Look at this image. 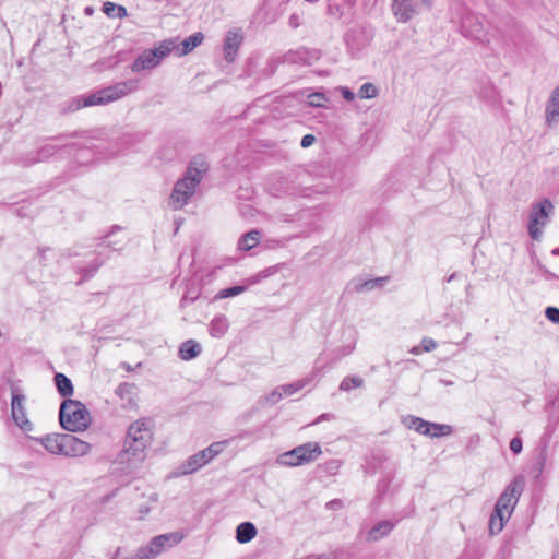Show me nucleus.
<instances>
[{
    "instance_id": "f257e3e1",
    "label": "nucleus",
    "mask_w": 559,
    "mask_h": 559,
    "mask_svg": "<svg viewBox=\"0 0 559 559\" xmlns=\"http://www.w3.org/2000/svg\"><path fill=\"white\" fill-rule=\"evenodd\" d=\"M153 421L141 418L128 428L123 449L116 457V463L126 467H134L145 459V450L152 440Z\"/></svg>"
},
{
    "instance_id": "f03ea898",
    "label": "nucleus",
    "mask_w": 559,
    "mask_h": 559,
    "mask_svg": "<svg viewBox=\"0 0 559 559\" xmlns=\"http://www.w3.org/2000/svg\"><path fill=\"white\" fill-rule=\"evenodd\" d=\"M138 88V82L133 80L119 82L112 86L102 88L93 94L74 98L70 108L79 110L83 107L100 106L115 102Z\"/></svg>"
},
{
    "instance_id": "7ed1b4c3",
    "label": "nucleus",
    "mask_w": 559,
    "mask_h": 559,
    "mask_svg": "<svg viewBox=\"0 0 559 559\" xmlns=\"http://www.w3.org/2000/svg\"><path fill=\"white\" fill-rule=\"evenodd\" d=\"M209 169L210 165L203 155H197L190 160L183 178L177 180V206L189 202Z\"/></svg>"
},
{
    "instance_id": "20e7f679",
    "label": "nucleus",
    "mask_w": 559,
    "mask_h": 559,
    "mask_svg": "<svg viewBox=\"0 0 559 559\" xmlns=\"http://www.w3.org/2000/svg\"><path fill=\"white\" fill-rule=\"evenodd\" d=\"M59 419L62 428L72 432L84 431L91 423V416L85 405L71 399L62 402Z\"/></svg>"
},
{
    "instance_id": "39448f33",
    "label": "nucleus",
    "mask_w": 559,
    "mask_h": 559,
    "mask_svg": "<svg viewBox=\"0 0 559 559\" xmlns=\"http://www.w3.org/2000/svg\"><path fill=\"white\" fill-rule=\"evenodd\" d=\"M554 205L548 199L532 204L528 222V235L534 240H539L543 235V227L547 224Z\"/></svg>"
},
{
    "instance_id": "423d86ee",
    "label": "nucleus",
    "mask_w": 559,
    "mask_h": 559,
    "mask_svg": "<svg viewBox=\"0 0 559 559\" xmlns=\"http://www.w3.org/2000/svg\"><path fill=\"white\" fill-rule=\"evenodd\" d=\"M523 488L524 478L522 476L514 477L498 498L495 508L500 509V511L510 516L523 492Z\"/></svg>"
},
{
    "instance_id": "0eeeda50",
    "label": "nucleus",
    "mask_w": 559,
    "mask_h": 559,
    "mask_svg": "<svg viewBox=\"0 0 559 559\" xmlns=\"http://www.w3.org/2000/svg\"><path fill=\"white\" fill-rule=\"evenodd\" d=\"M173 49V41H165L160 46L143 51L133 62V72H140L156 67Z\"/></svg>"
},
{
    "instance_id": "6e6552de",
    "label": "nucleus",
    "mask_w": 559,
    "mask_h": 559,
    "mask_svg": "<svg viewBox=\"0 0 559 559\" xmlns=\"http://www.w3.org/2000/svg\"><path fill=\"white\" fill-rule=\"evenodd\" d=\"M431 5L432 0H392V12L399 22L406 23Z\"/></svg>"
},
{
    "instance_id": "1a4fd4ad",
    "label": "nucleus",
    "mask_w": 559,
    "mask_h": 559,
    "mask_svg": "<svg viewBox=\"0 0 559 559\" xmlns=\"http://www.w3.org/2000/svg\"><path fill=\"white\" fill-rule=\"evenodd\" d=\"M406 426L420 435L431 438L449 436L453 431L450 425L430 423L416 416H409L406 419Z\"/></svg>"
},
{
    "instance_id": "9d476101",
    "label": "nucleus",
    "mask_w": 559,
    "mask_h": 559,
    "mask_svg": "<svg viewBox=\"0 0 559 559\" xmlns=\"http://www.w3.org/2000/svg\"><path fill=\"white\" fill-rule=\"evenodd\" d=\"M11 394H12L11 415H12L14 423L20 428H22L24 430H31L32 424L27 419L26 409H25V401H26L25 395L15 385H12Z\"/></svg>"
},
{
    "instance_id": "9b49d317",
    "label": "nucleus",
    "mask_w": 559,
    "mask_h": 559,
    "mask_svg": "<svg viewBox=\"0 0 559 559\" xmlns=\"http://www.w3.org/2000/svg\"><path fill=\"white\" fill-rule=\"evenodd\" d=\"M63 456L79 457L88 454L91 444L75 436L63 433Z\"/></svg>"
},
{
    "instance_id": "f8f14e48",
    "label": "nucleus",
    "mask_w": 559,
    "mask_h": 559,
    "mask_svg": "<svg viewBox=\"0 0 559 559\" xmlns=\"http://www.w3.org/2000/svg\"><path fill=\"white\" fill-rule=\"evenodd\" d=\"M322 453L318 442H307L293 449V455L297 456L300 465L316 461Z\"/></svg>"
},
{
    "instance_id": "ddd939ff",
    "label": "nucleus",
    "mask_w": 559,
    "mask_h": 559,
    "mask_svg": "<svg viewBox=\"0 0 559 559\" xmlns=\"http://www.w3.org/2000/svg\"><path fill=\"white\" fill-rule=\"evenodd\" d=\"M117 395L121 399V406L126 409H135L138 407L136 386L131 383H121L116 390Z\"/></svg>"
},
{
    "instance_id": "4468645a",
    "label": "nucleus",
    "mask_w": 559,
    "mask_h": 559,
    "mask_svg": "<svg viewBox=\"0 0 559 559\" xmlns=\"http://www.w3.org/2000/svg\"><path fill=\"white\" fill-rule=\"evenodd\" d=\"M242 41V35L238 32H227L224 39V58L227 62H234Z\"/></svg>"
},
{
    "instance_id": "2eb2a0df",
    "label": "nucleus",
    "mask_w": 559,
    "mask_h": 559,
    "mask_svg": "<svg viewBox=\"0 0 559 559\" xmlns=\"http://www.w3.org/2000/svg\"><path fill=\"white\" fill-rule=\"evenodd\" d=\"M318 59V53L308 49L290 50L283 56V62L287 63L311 64L313 60Z\"/></svg>"
},
{
    "instance_id": "dca6fc26",
    "label": "nucleus",
    "mask_w": 559,
    "mask_h": 559,
    "mask_svg": "<svg viewBox=\"0 0 559 559\" xmlns=\"http://www.w3.org/2000/svg\"><path fill=\"white\" fill-rule=\"evenodd\" d=\"M205 464L207 463L206 460L204 459V453H201L200 451L188 457L183 463H181V465L177 468V476L192 474L199 471Z\"/></svg>"
},
{
    "instance_id": "f3484780",
    "label": "nucleus",
    "mask_w": 559,
    "mask_h": 559,
    "mask_svg": "<svg viewBox=\"0 0 559 559\" xmlns=\"http://www.w3.org/2000/svg\"><path fill=\"white\" fill-rule=\"evenodd\" d=\"M546 123L554 126L559 118V85L551 92L545 109Z\"/></svg>"
},
{
    "instance_id": "a211bd4d",
    "label": "nucleus",
    "mask_w": 559,
    "mask_h": 559,
    "mask_svg": "<svg viewBox=\"0 0 559 559\" xmlns=\"http://www.w3.org/2000/svg\"><path fill=\"white\" fill-rule=\"evenodd\" d=\"M202 353V346L195 340H188L180 344L178 355L182 360H191Z\"/></svg>"
},
{
    "instance_id": "6ab92c4d",
    "label": "nucleus",
    "mask_w": 559,
    "mask_h": 559,
    "mask_svg": "<svg viewBox=\"0 0 559 559\" xmlns=\"http://www.w3.org/2000/svg\"><path fill=\"white\" fill-rule=\"evenodd\" d=\"M44 448L51 454L62 455L63 435H48L39 439Z\"/></svg>"
},
{
    "instance_id": "aec40b11",
    "label": "nucleus",
    "mask_w": 559,
    "mask_h": 559,
    "mask_svg": "<svg viewBox=\"0 0 559 559\" xmlns=\"http://www.w3.org/2000/svg\"><path fill=\"white\" fill-rule=\"evenodd\" d=\"M394 524L390 521H380L376 525L371 527L368 532L367 540L368 542H378L379 539L388 536L393 530Z\"/></svg>"
},
{
    "instance_id": "412c9836",
    "label": "nucleus",
    "mask_w": 559,
    "mask_h": 559,
    "mask_svg": "<svg viewBox=\"0 0 559 559\" xmlns=\"http://www.w3.org/2000/svg\"><path fill=\"white\" fill-rule=\"evenodd\" d=\"M229 329V320L226 316L221 314L215 317L209 325V331L211 336L221 338L223 337Z\"/></svg>"
},
{
    "instance_id": "4be33fe9",
    "label": "nucleus",
    "mask_w": 559,
    "mask_h": 559,
    "mask_svg": "<svg viewBox=\"0 0 559 559\" xmlns=\"http://www.w3.org/2000/svg\"><path fill=\"white\" fill-rule=\"evenodd\" d=\"M509 518L510 516L504 514V512L500 511V509L495 508L493 512L491 513L490 519H489V524H488L489 534L496 535V534L500 533L503 530L504 524Z\"/></svg>"
},
{
    "instance_id": "5701e85b",
    "label": "nucleus",
    "mask_w": 559,
    "mask_h": 559,
    "mask_svg": "<svg viewBox=\"0 0 559 559\" xmlns=\"http://www.w3.org/2000/svg\"><path fill=\"white\" fill-rule=\"evenodd\" d=\"M257 533V528L251 522H243L236 528V539L240 544H246L252 540Z\"/></svg>"
},
{
    "instance_id": "b1692460",
    "label": "nucleus",
    "mask_w": 559,
    "mask_h": 559,
    "mask_svg": "<svg viewBox=\"0 0 559 559\" xmlns=\"http://www.w3.org/2000/svg\"><path fill=\"white\" fill-rule=\"evenodd\" d=\"M261 233L257 229L250 230L242 235L238 241V248L248 251L259 245Z\"/></svg>"
},
{
    "instance_id": "393cba45",
    "label": "nucleus",
    "mask_w": 559,
    "mask_h": 559,
    "mask_svg": "<svg viewBox=\"0 0 559 559\" xmlns=\"http://www.w3.org/2000/svg\"><path fill=\"white\" fill-rule=\"evenodd\" d=\"M204 39V35L201 32H197L193 35L189 36L181 43L180 52L179 55H188L191 52L195 47L201 45V43Z\"/></svg>"
},
{
    "instance_id": "a878e982",
    "label": "nucleus",
    "mask_w": 559,
    "mask_h": 559,
    "mask_svg": "<svg viewBox=\"0 0 559 559\" xmlns=\"http://www.w3.org/2000/svg\"><path fill=\"white\" fill-rule=\"evenodd\" d=\"M55 383L61 396L67 397L73 394L72 382L63 373H57L55 376Z\"/></svg>"
},
{
    "instance_id": "bb28decb",
    "label": "nucleus",
    "mask_w": 559,
    "mask_h": 559,
    "mask_svg": "<svg viewBox=\"0 0 559 559\" xmlns=\"http://www.w3.org/2000/svg\"><path fill=\"white\" fill-rule=\"evenodd\" d=\"M103 12L109 17H126L128 15L127 9L122 5L114 2H105L103 5Z\"/></svg>"
},
{
    "instance_id": "cd10ccee",
    "label": "nucleus",
    "mask_w": 559,
    "mask_h": 559,
    "mask_svg": "<svg viewBox=\"0 0 559 559\" xmlns=\"http://www.w3.org/2000/svg\"><path fill=\"white\" fill-rule=\"evenodd\" d=\"M389 277H378L373 280H367L362 283L356 285L355 289L356 292H362V290H372L376 287L382 286L384 283H386Z\"/></svg>"
},
{
    "instance_id": "c85d7f7f",
    "label": "nucleus",
    "mask_w": 559,
    "mask_h": 559,
    "mask_svg": "<svg viewBox=\"0 0 559 559\" xmlns=\"http://www.w3.org/2000/svg\"><path fill=\"white\" fill-rule=\"evenodd\" d=\"M364 385V379L358 376H349L345 377L341 384L340 390L341 391H349L353 388H361Z\"/></svg>"
},
{
    "instance_id": "c756f323",
    "label": "nucleus",
    "mask_w": 559,
    "mask_h": 559,
    "mask_svg": "<svg viewBox=\"0 0 559 559\" xmlns=\"http://www.w3.org/2000/svg\"><path fill=\"white\" fill-rule=\"evenodd\" d=\"M246 290H247V286H243V285H237V286L224 288V289H221L216 294L215 299H224V298L234 297V296L245 293Z\"/></svg>"
},
{
    "instance_id": "7c9ffc66",
    "label": "nucleus",
    "mask_w": 559,
    "mask_h": 559,
    "mask_svg": "<svg viewBox=\"0 0 559 559\" xmlns=\"http://www.w3.org/2000/svg\"><path fill=\"white\" fill-rule=\"evenodd\" d=\"M225 448V442H214L209 445L206 449L202 450L201 453H204V459L206 463L211 462L216 455H218Z\"/></svg>"
},
{
    "instance_id": "2f4dec72",
    "label": "nucleus",
    "mask_w": 559,
    "mask_h": 559,
    "mask_svg": "<svg viewBox=\"0 0 559 559\" xmlns=\"http://www.w3.org/2000/svg\"><path fill=\"white\" fill-rule=\"evenodd\" d=\"M378 95V88L372 83H365L358 91V96L362 99L373 98Z\"/></svg>"
},
{
    "instance_id": "473e14b6",
    "label": "nucleus",
    "mask_w": 559,
    "mask_h": 559,
    "mask_svg": "<svg viewBox=\"0 0 559 559\" xmlns=\"http://www.w3.org/2000/svg\"><path fill=\"white\" fill-rule=\"evenodd\" d=\"M277 462L284 466H300L297 456L293 455V449L278 456Z\"/></svg>"
},
{
    "instance_id": "72a5a7b5",
    "label": "nucleus",
    "mask_w": 559,
    "mask_h": 559,
    "mask_svg": "<svg viewBox=\"0 0 559 559\" xmlns=\"http://www.w3.org/2000/svg\"><path fill=\"white\" fill-rule=\"evenodd\" d=\"M306 380H298L297 382L281 385V389L285 395H293L297 391L301 390L306 385Z\"/></svg>"
},
{
    "instance_id": "f704fd0d",
    "label": "nucleus",
    "mask_w": 559,
    "mask_h": 559,
    "mask_svg": "<svg viewBox=\"0 0 559 559\" xmlns=\"http://www.w3.org/2000/svg\"><path fill=\"white\" fill-rule=\"evenodd\" d=\"M328 98L323 93H312L308 96V103L312 107H324Z\"/></svg>"
},
{
    "instance_id": "c9c22d12",
    "label": "nucleus",
    "mask_w": 559,
    "mask_h": 559,
    "mask_svg": "<svg viewBox=\"0 0 559 559\" xmlns=\"http://www.w3.org/2000/svg\"><path fill=\"white\" fill-rule=\"evenodd\" d=\"M283 391L281 386L273 390L269 395L265 396V401L271 405L278 403L283 399Z\"/></svg>"
},
{
    "instance_id": "e433bc0d",
    "label": "nucleus",
    "mask_w": 559,
    "mask_h": 559,
    "mask_svg": "<svg viewBox=\"0 0 559 559\" xmlns=\"http://www.w3.org/2000/svg\"><path fill=\"white\" fill-rule=\"evenodd\" d=\"M546 318L552 323H559V308L557 307H547L545 310Z\"/></svg>"
},
{
    "instance_id": "4c0bfd02",
    "label": "nucleus",
    "mask_w": 559,
    "mask_h": 559,
    "mask_svg": "<svg viewBox=\"0 0 559 559\" xmlns=\"http://www.w3.org/2000/svg\"><path fill=\"white\" fill-rule=\"evenodd\" d=\"M199 294H200V292H199L198 288H195L193 290H190L187 294H185L183 297L180 300L181 306L183 307L187 304L194 301L199 297Z\"/></svg>"
},
{
    "instance_id": "58836bf2",
    "label": "nucleus",
    "mask_w": 559,
    "mask_h": 559,
    "mask_svg": "<svg viewBox=\"0 0 559 559\" xmlns=\"http://www.w3.org/2000/svg\"><path fill=\"white\" fill-rule=\"evenodd\" d=\"M522 439L520 437H514L510 442V450L514 454H519L522 451Z\"/></svg>"
},
{
    "instance_id": "ea45409f",
    "label": "nucleus",
    "mask_w": 559,
    "mask_h": 559,
    "mask_svg": "<svg viewBox=\"0 0 559 559\" xmlns=\"http://www.w3.org/2000/svg\"><path fill=\"white\" fill-rule=\"evenodd\" d=\"M421 346L424 352H431L437 347V343L432 338L425 337L421 341Z\"/></svg>"
},
{
    "instance_id": "a19ab883",
    "label": "nucleus",
    "mask_w": 559,
    "mask_h": 559,
    "mask_svg": "<svg viewBox=\"0 0 559 559\" xmlns=\"http://www.w3.org/2000/svg\"><path fill=\"white\" fill-rule=\"evenodd\" d=\"M316 141V138L314 135L312 134H306L302 136L301 139V142H300V145L306 148V147H309L313 144V142Z\"/></svg>"
},
{
    "instance_id": "79ce46f5",
    "label": "nucleus",
    "mask_w": 559,
    "mask_h": 559,
    "mask_svg": "<svg viewBox=\"0 0 559 559\" xmlns=\"http://www.w3.org/2000/svg\"><path fill=\"white\" fill-rule=\"evenodd\" d=\"M342 95L348 102L354 100L355 98V94L347 87H342Z\"/></svg>"
},
{
    "instance_id": "37998d69",
    "label": "nucleus",
    "mask_w": 559,
    "mask_h": 559,
    "mask_svg": "<svg viewBox=\"0 0 559 559\" xmlns=\"http://www.w3.org/2000/svg\"><path fill=\"white\" fill-rule=\"evenodd\" d=\"M342 506H343V503L340 499H334L326 503V508L332 509V510L340 509Z\"/></svg>"
},
{
    "instance_id": "c03bdc74",
    "label": "nucleus",
    "mask_w": 559,
    "mask_h": 559,
    "mask_svg": "<svg viewBox=\"0 0 559 559\" xmlns=\"http://www.w3.org/2000/svg\"><path fill=\"white\" fill-rule=\"evenodd\" d=\"M333 418H334V415L329 414V413H324V414L320 415V416L314 420V423H313V424H318V423H320V421H322V420H329V419H333Z\"/></svg>"
},
{
    "instance_id": "a18cd8bd",
    "label": "nucleus",
    "mask_w": 559,
    "mask_h": 559,
    "mask_svg": "<svg viewBox=\"0 0 559 559\" xmlns=\"http://www.w3.org/2000/svg\"><path fill=\"white\" fill-rule=\"evenodd\" d=\"M289 25L293 28H296V27L299 26V17H298V15H296V14L290 15V17H289Z\"/></svg>"
},
{
    "instance_id": "49530a36",
    "label": "nucleus",
    "mask_w": 559,
    "mask_h": 559,
    "mask_svg": "<svg viewBox=\"0 0 559 559\" xmlns=\"http://www.w3.org/2000/svg\"><path fill=\"white\" fill-rule=\"evenodd\" d=\"M354 35H355V31H350L346 34L345 38H346V41L348 45H349L352 38L354 37Z\"/></svg>"
},
{
    "instance_id": "de8ad7c7",
    "label": "nucleus",
    "mask_w": 559,
    "mask_h": 559,
    "mask_svg": "<svg viewBox=\"0 0 559 559\" xmlns=\"http://www.w3.org/2000/svg\"><path fill=\"white\" fill-rule=\"evenodd\" d=\"M545 276L547 278H559V276H557L556 274H554L552 272H550L548 270H545Z\"/></svg>"
},
{
    "instance_id": "09e8293b",
    "label": "nucleus",
    "mask_w": 559,
    "mask_h": 559,
    "mask_svg": "<svg viewBox=\"0 0 559 559\" xmlns=\"http://www.w3.org/2000/svg\"><path fill=\"white\" fill-rule=\"evenodd\" d=\"M423 350V348H419V347H413L411 349V353L414 354V355H419Z\"/></svg>"
},
{
    "instance_id": "8fccbe9b",
    "label": "nucleus",
    "mask_w": 559,
    "mask_h": 559,
    "mask_svg": "<svg viewBox=\"0 0 559 559\" xmlns=\"http://www.w3.org/2000/svg\"><path fill=\"white\" fill-rule=\"evenodd\" d=\"M122 367H123L127 371H131V370H132L131 366H130L129 364H127V362H123V364H122Z\"/></svg>"
},
{
    "instance_id": "3c124183",
    "label": "nucleus",
    "mask_w": 559,
    "mask_h": 559,
    "mask_svg": "<svg viewBox=\"0 0 559 559\" xmlns=\"http://www.w3.org/2000/svg\"><path fill=\"white\" fill-rule=\"evenodd\" d=\"M551 253H552V254H555V255L559 254V248L554 249V250L551 251Z\"/></svg>"
},
{
    "instance_id": "603ef678",
    "label": "nucleus",
    "mask_w": 559,
    "mask_h": 559,
    "mask_svg": "<svg viewBox=\"0 0 559 559\" xmlns=\"http://www.w3.org/2000/svg\"><path fill=\"white\" fill-rule=\"evenodd\" d=\"M441 382H442L443 384H445V385H450V384H452V381H444V380H441Z\"/></svg>"
},
{
    "instance_id": "864d4df0",
    "label": "nucleus",
    "mask_w": 559,
    "mask_h": 559,
    "mask_svg": "<svg viewBox=\"0 0 559 559\" xmlns=\"http://www.w3.org/2000/svg\"><path fill=\"white\" fill-rule=\"evenodd\" d=\"M175 198V189H173L171 193H170V199H174Z\"/></svg>"
},
{
    "instance_id": "5fc2aeb1",
    "label": "nucleus",
    "mask_w": 559,
    "mask_h": 559,
    "mask_svg": "<svg viewBox=\"0 0 559 559\" xmlns=\"http://www.w3.org/2000/svg\"><path fill=\"white\" fill-rule=\"evenodd\" d=\"M350 352H352V349L349 348V349H347L343 355H344V356H345V355H348V354H350Z\"/></svg>"
},
{
    "instance_id": "6e6d98bb",
    "label": "nucleus",
    "mask_w": 559,
    "mask_h": 559,
    "mask_svg": "<svg viewBox=\"0 0 559 559\" xmlns=\"http://www.w3.org/2000/svg\"><path fill=\"white\" fill-rule=\"evenodd\" d=\"M180 227V223L177 221V226H176V229L178 230Z\"/></svg>"
},
{
    "instance_id": "4d7b16f0",
    "label": "nucleus",
    "mask_w": 559,
    "mask_h": 559,
    "mask_svg": "<svg viewBox=\"0 0 559 559\" xmlns=\"http://www.w3.org/2000/svg\"><path fill=\"white\" fill-rule=\"evenodd\" d=\"M454 277V275H451L449 278H448V282L452 281Z\"/></svg>"
},
{
    "instance_id": "13d9d810",
    "label": "nucleus",
    "mask_w": 559,
    "mask_h": 559,
    "mask_svg": "<svg viewBox=\"0 0 559 559\" xmlns=\"http://www.w3.org/2000/svg\"><path fill=\"white\" fill-rule=\"evenodd\" d=\"M181 538H182V537H178V536H177L176 542L178 543Z\"/></svg>"
}]
</instances>
